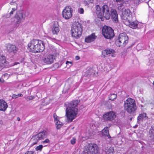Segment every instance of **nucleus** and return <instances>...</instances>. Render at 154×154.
Segmentation results:
<instances>
[{
    "mask_svg": "<svg viewBox=\"0 0 154 154\" xmlns=\"http://www.w3.org/2000/svg\"><path fill=\"white\" fill-rule=\"evenodd\" d=\"M10 4L11 5H14L16 8L17 7V4L16 3L15 1L14 2L13 1H12Z\"/></svg>",
    "mask_w": 154,
    "mask_h": 154,
    "instance_id": "37998d69",
    "label": "nucleus"
},
{
    "mask_svg": "<svg viewBox=\"0 0 154 154\" xmlns=\"http://www.w3.org/2000/svg\"><path fill=\"white\" fill-rule=\"evenodd\" d=\"M141 106H142V107H143V106H142V105H141Z\"/></svg>",
    "mask_w": 154,
    "mask_h": 154,
    "instance_id": "338daca9",
    "label": "nucleus"
},
{
    "mask_svg": "<svg viewBox=\"0 0 154 154\" xmlns=\"http://www.w3.org/2000/svg\"><path fill=\"white\" fill-rule=\"evenodd\" d=\"M56 124V126L58 124H60L61 122H60L59 120L56 121V122H55Z\"/></svg>",
    "mask_w": 154,
    "mask_h": 154,
    "instance_id": "09e8293b",
    "label": "nucleus"
},
{
    "mask_svg": "<svg viewBox=\"0 0 154 154\" xmlns=\"http://www.w3.org/2000/svg\"><path fill=\"white\" fill-rule=\"evenodd\" d=\"M51 39L54 40H56V39L55 38H51Z\"/></svg>",
    "mask_w": 154,
    "mask_h": 154,
    "instance_id": "e2e57ef3",
    "label": "nucleus"
},
{
    "mask_svg": "<svg viewBox=\"0 0 154 154\" xmlns=\"http://www.w3.org/2000/svg\"><path fill=\"white\" fill-rule=\"evenodd\" d=\"M72 37L75 38V39H78L81 36L82 33L79 31L77 29H75L73 27H72L70 31Z\"/></svg>",
    "mask_w": 154,
    "mask_h": 154,
    "instance_id": "dca6fc26",
    "label": "nucleus"
},
{
    "mask_svg": "<svg viewBox=\"0 0 154 154\" xmlns=\"http://www.w3.org/2000/svg\"><path fill=\"white\" fill-rule=\"evenodd\" d=\"M8 107L7 103L4 100L0 99V111L5 112Z\"/></svg>",
    "mask_w": 154,
    "mask_h": 154,
    "instance_id": "393cba45",
    "label": "nucleus"
},
{
    "mask_svg": "<svg viewBox=\"0 0 154 154\" xmlns=\"http://www.w3.org/2000/svg\"><path fill=\"white\" fill-rule=\"evenodd\" d=\"M91 74V72H90L89 70H87L86 72V74L87 75V76L90 75Z\"/></svg>",
    "mask_w": 154,
    "mask_h": 154,
    "instance_id": "a18cd8bd",
    "label": "nucleus"
},
{
    "mask_svg": "<svg viewBox=\"0 0 154 154\" xmlns=\"http://www.w3.org/2000/svg\"><path fill=\"white\" fill-rule=\"evenodd\" d=\"M141 106H142V107H143V106H142V105H141Z\"/></svg>",
    "mask_w": 154,
    "mask_h": 154,
    "instance_id": "774afa93",
    "label": "nucleus"
},
{
    "mask_svg": "<svg viewBox=\"0 0 154 154\" xmlns=\"http://www.w3.org/2000/svg\"><path fill=\"white\" fill-rule=\"evenodd\" d=\"M141 106H142V107H143V106H142V105H141Z\"/></svg>",
    "mask_w": 154,
    "mask_h": 154,
    "instance_id": "69168bd1",
    "label": "nucleus"
},
{
    "mask_svg": "<svg viewBox=\"0 0 154 154\" xmlns=\"http://www.w3.org/2000/svg\"><path fill=\"white\" fill-rule=\"evenodd\" d=\"M118 38L125 46L128 42V38L125 32L120 34Z\"/></svg>",
    "mask_w": 154,
    "mask_h": 154,
    "instance_id": "a211bd4d",
    "label": "nucleus"
},
{
    "mask_svg": "<svg viewBox=\"0 0 154 154\" xmlns=\"http://www.w3.org/2000/svg\"><path fill=\"white\" fill-rule=\"evenodd\" d=\"M115 43L117 46L121 48L124 47L125 46L124 44L122 43V42L121 40L118 38V39L116 40Z\"/></svg>",
    "mask_w": 154,
    "mask_h": 154,
    "instance_id": "bb28decb",
    "label": "nucleus"
},
{
    "mask_svg": "<svg viewBox=\"0 0 154 154\" xmlns=\"http://www.w3.org/2000/svg\"><path fill=\"white\" fill-rule=\"evenodd\" d=\"M134 3L137 5H138L142 1V0H133Z\"/></svg>",
    "mask_w": 154,
    "mask_h": 154,
    "instance_id": "c03bdc74",
    "label": "nucleus"
},
{
    "mask_svg": "<svg viewBox=\"0 0 154 154\" xmlns=\"http://www.w3.org/2000/svg\"><path fill=\"white\" fill-rule=\"evenodd\" d=\"M17 8H16H16H12V11L14 12L15 11L17 10Z\"/></svg>",
    "mask_w": 154,
    "mask_h": 154,
    "instance_id": "5fc2aeb1",
    "label": "nucleus"
},
{
    "mask_svg": "<svg viewBox=\"0 0 154 154\" xmlns=\"http://www.w3.org/2000/svg\"><path fill=\"white\" fill-rule=\"evenodd\" d=\"M28 48L29 51L33 53H38V40L33 39L31 41L28 45Z\"/></svg>",
    "mask_w": 154,
    "mask_h": 154,
    "instance_id": "9b49d317",
    "label": "nucleus"
},
{
    "mask_svg": "<svg viewBox=\"0 0 154 154\" xmlns=\"http://www.w3.org/2000/svg\"><path fill=\"white\" fill-rule=\"evenodd\" d=\"M53 117L54 119V122H56V121L58 120L57 118H58V117L57 115L55 113H54L53 114Z\"/></svg>",
    "mask_w": 154,
    "mask_h": 154,
    "instance_id": "79ce46f5",
    "label": "nucleus"
},
{
    "mask_svg": "<svg viewBox=\"0 0 154 154\" xmlns=\"http://www.w3.org/2000/svg\"><path fill=\"white\" fill-rule=\"evenodd\" d=\"M116 117V113L112 111H110L104 113L102 117L103 122H106L112 121Z\"/></svg>",
    "mask_w": 154,
    "mask_h": 154,
    "instance_id": "1a4fd4ad",
    "label": "nucleus"
},
{
    "mask_svg": "<svg viewBox=\"0 0 154 154\" xmlns=\"http://www.w3.org/2000/svg\"><path fill=\"white\" fill-rule=\"evenodd\" d=\"M60 31L58 22L54 21L52 26V32L53 34L57 35Z\"/></svg>",
    "mask_w": 154,
    "mask_h": 154,
    "instance_id": "412c9836",
    "label": "nucleus"
},
{
    "mask_svg": "<svg viewBox=\"0 0 154 154\" xmlns=\"http://www.w3.org/2000/svg\"><path fill=\"white\" fill-rule=\"evenodd\" d=\"M128 21L124 22V23L126 25L128 26L130 28L134 29H138L141 28L140 24L137 20H135L132 17Z\"/></svg>",
    "mask_w": 154,
    "mask_h": 154,
    "instance_id": "6e6552de",
    "label": "nucleus"
},
{
    "mask_svg": "<svg viewBox=\"0 0 154 154\" xmlns=\"http://www.w3.org/2000/svg\"><path fill=\"white\" fill-rule=\"evenodd\" d=\"M109 55L110 54H113L115 53V51L111 48H107Z\"/></svg>",
    "mask_w": 154,
    "mask_h": 154,
    "instance_id": "473e14b6",
    "label": "nucleus"
},
{
    "mask_svg": "<svg viewBox=\"0 0 154 154\" xmlns=\"http://www.w3.org/2000/svg\"><path fill=\"white\" fill-rule=\"evenodd\" d=\"M132 17L131 12L129 9H122L121 18L122 20H125L123 21L124 23L126 21L131 20L130 19Z\"/></svg>",
    "mask_w": 154,
    "mask_h": 154,
    "instance_id": "9d476101",
    "label": "nucleus"
},
{
    "mask_svg": "<svg viewBox=\"0 0 154 154\" xmlns=\"http://www.w3.org/2000/svg\"><path fill=\"white\" fill-rule=\"evenodd\" d=\"M84 2L85 5H88L90 3H93L94 0H84Z\"/></svg>",
    "mask_w": 154,
    "mask_h": 154,
    "instance_id": "7c9ffc66",
    "label": "nucleus"
},
{
    "mask_svg": "<svg viewBox=\"0 0 154 154\" xmlns=\"http://www.w3.org/2000/svg\"><path fill=\"white\" fill-rule=\"evenodd\" d=\"M102 33L104 38L107 39H112L114 36V30L111 27L104 26L102 29Z\"/></svg>",
    "mask_w": 154,
    "mask_h": 154,
    "instance_id": "20e7f679",
    "label": "nucleus"
},
{
    "mask_svg": "<svg viewBox=\"0 0 154 154\" xmlns=\"http://www.w3.org/2000/svg\"><path fill=\"white\" fill-rule=\"evenodd\" d=\"M73 10L70 6H66L62 12V15L63 18L66 20H69L72 16Z\"/></svg>",
    "mask_w": 154,
    "mask_h": 154,
    "instance_id": "0eeeda50",
    "label": "nucleus"
},
{
    "mask_svg": "<svg viewBox=\"0 0 154 154\" xmlns=\"http://www.w3.org/2000/svg\"><path fill=\"white\" fill-rule=\"evenodd\" d=\"M19 63H19V62H15L14 63L12 64V66H14V65H17V64H19Z\"/></svg>",
    "mask_w": 154,
    "mask_h": 154,
    "instance_id": "3c124183",
    "label": "nucleus"
},
{
    "mask_svg": "<svg viewBox=\"0 0 154 154\" xmlns=\"http://www.w3.org/2000/svg\"><path fill=\"white\" fill-rule=\"evenodd\" d=\"M26 17V14L23 10H20L17 11L14 16V21L16 26H18L19 24L24 20Z\"/></svg>",
    "mask_w": 154,
    "mask_h": 154,
    "instance_id": "39448f33",
    "label": "nucleus"
},
{
    "mask_svg": "<svg viewBox=\"0 0 154 154\" xmlns=\"http://www.w3.org/2000/svg\"><path fill=\"white\" fill-rule=\"evenodd\" d=\"M110 16L113 21L115 23H117L118 22V14L116 11L114 9H111L110 11Z\"/></svg>",
    "mask_w": 154,
    "mask_h": 154,
    "instance_id": "f3484780",
    "label": "nucleus"
},
{
    "mask_svg": "<svg viewBox=\"0 0 154 154\" xmlns=\"http://www.w3.org/2000/svg\"><path fill=\"white\" fill-rule=\"evenodd\" d=\"M103 14V16L105 17L106 20L109 19L110 11L108 6L106 5H103L101 7V14Z\"/></svg>",
    "mask_w": 154,
    "mask_h": 154,
    "instance_id": "ddd939ff",
    "label": "nucleus"
},
{
    "mask_svg": "<svg viewBox=\"0 0 154 154\" xmlns=\"http://www.w3.org/2000/svg\"><path fill=\"white\" fill-rule=\"evenodd\" d=\"M34 98V97L33 96L27 97L26 99V100L28 101L31 100H32Z\"/></svg>",
    "mask_w": 154,
    "mask_h": 154,
    "instance_id": "e433bc0d",
    "label": "nucleus"
},
{
    "mask_svg": "<svg viewBox=\"0 0 154 154\" xmlns=\"http://www.w3.org/2000/svg\"><path fill=\"white\" fill-rule=\"evenodd\" d=\"M4 82V79H2V78H0V82H1L2 83H3Z\"/></svg>",
    "mask_w": 154,
    "mask_h": 154,
    "instance_id": "603ef678",
    "label": "nucleus"
},
{
    "mask_svg": "<svg viewBox=\"0 0 154 154\" xmlns=\"http://www.w3.org/2000/svg\"><path fill=\"white\" fill-rule=\"evenodd\" d=\"M8 62L6 61L5 56H1L0 57V66L4 68L5 66L8 64Z\"/></svg>",
    "mask_w": 154,
    "mask_h": 154,
    "instance_id": "a878e982",
    "label": "nucleus"
},
{
    "mask_svg": "<svg viewBox=\"0 0 154 154\" xmlns=\"http://www.w3.org/2000/svg\"><path fill=\"white\" fill-rule=\"evenodd\" d=\"M72 27L74 28L75 29H77L79 31L81 32V33L83 31V26L79 22H75L72 25Z\"/></svg>",
    "mask_w": 154,
    "mask_h": 154,
    "instance_id": "4be33fe9",
    "label": "nucleus"
},
{
    "mask_svg": "<svg viewBox=\"0 0 154 154\" xmlns=\"http://www.w3.org/2000/svg\"><path fill=\"white\" fill-rule=\"evenodd\" d=\"M149 137L148 139V142L149 145L154 144V126H151L149 131Z\"/></svg>",
    "mask_w": 154,
    "mask_h": 154,
    "instance_id": "4468645a",
    "label": "nucleus"
},
{
    "mask_svg": "<svg viewBox=\"0 0 154 154\" xmlns=\"http://www.w3.org/2000/svg\"><path fill=\"white\" fill-rule=\"evenodd\" d=\"M62 63H61V62L60 63H56L53 65V67L55 69H57L59 67H60L62 65Z\"/></svg>",
    "mask_w": 154,
    "mask_h": 154,
    "instance_id": "2f4dec72",
    "label": "nucleus"
},
{
    "mask_svg": "<svg viewBox=\"0 0 154 154\" xmlns=\"http://www.w3.org/2000/svg\"><path fill=\"white\" fill-rule=\"evenodd\" d=\"M47 134V132L44 130L42 131L39 132L37 134L33 135L32 138H33V141L34 142L31 144V146H32L34 145L37 144L39 140L43 139L46 138Z\"/></svg>",
    "mask_w": 154,
    "mask_h": 154,
    "instance_id": "423d86ee",
    "label": "nucleus"
},
{
    "mask_svg": "<svg viewBox=\"0 0 154 154\" xmlns=\"http://www.w3.org/2000/svg\"><path fill=\"white\" fill-rule=\"evenodd\" d=\"M18 96H17V95L14 94L12 95V97L13 99H16L17 98Z\"/></svg>",
    "mask_w": 154,
    "mask_h": 154,
    "instance_id": "8fccbe9b",
    "label": "nucleus"
},
{
    "mask_svg": "<svg viewBox=\"0 0 154 154\" xmlns=\"http://www.w3.org/2000/svg\"><path fill=\"white\" fill-rule=\"evenodd\" d=\"M84 108V106L83 105H82L81 106H80L79 107V109H82L83 108Z\"/></svg>",
    "mask_w": 154,
    "mask_h": 154,
    "instance_id": "13d9d810",
    "label": "nucleus"
},
{
    "mask_svg": "<svg viewBox=\"0 0 154 154\" xmlns=\"http://www.w3.org/2000/svg\"><path fill=\"white\" fill-rule=\"evenodd\" d=\"M24 59H25L24 58H22V59L21 60V61H20V62L21 63H24Z\"/></svg>",
    "mask_w": 154,
    "mask_h": 154,
    "instance_id": "864d4df0",
    "label": "nucleus"
},
{
    "mask_svg": "<svg viewBox=\"0 0 154 154\" xmlns=\"http://www.w3.org/2000/svg\"><path fill=\"white\" fill-rule=\"evenodd\" d=\"M14 11H11L10 12V13H9V15H8V16H7L8 17H10V16H11L13 14H14Z\"/></svg>",
    "mask_w": 154,
    "mask_h": 154,
    "instance_id": "49530a36",
    "label": "nucleus"
},
{
    "mask_svg": "<svg viewBox=\"0 0 154 154\" xmlns=\"http://www.w3.org/2000/svg\"><path fill=\"white\" fill-rule=\"evenodd\" d=\"M109 56V55L108 54L107 49L102 51L101 56V57L104 58L105 57H108Z\"/></svg>",
    "mask_w": 154,
    "mask_h": 154,
    "instance_id": "cd10ccee",
    "label": "nucleus"
},
{
    "mask_svg": "<svg viewBox=\"0 0 154 154\" xmlns=\"http://www.w3.org/2000/svg\"><path fill=\"white\" fill-rule=\"evenodd\" d=\"M80 102L79 100H73L66 106V116L68 122H71L77 117L78 112L77 107Z\"/></svg>",
    "mask_w": 154,
    "mask_h": 154,
    "instance_id": "f257e3e1",
    "label": "nucleus"
},
{
    "mask_svg": "<svg viewBox=\"0 0 154 154\" xmlns=\"http://www.w3.org/2000/svg\"><path fill=\"white\" fill-rule=\"evenodd\" d=\"M17 96L18 97H22L23 95L21 94H19L17 95Z\"/></svg>",
    "mask_w": 154,
    "mask_h": 154,
    "instance_id": "4d7b16f0",
    "label": "nucleus"
},
{
    "mask_svg": "<svg viewBox=\"0 0 154 154\" xmlns=\"http://www.w3.org/2000/svg\"><path fill=\"white\" fill-rule=\"evenodd\" d=\"M38 52H42L45 49V44L44 42L41 40H38Z\"/></svg>",
    "mask_w": 154,
    "mask_h": 154,
    "instance_id": "5701e85b",
    "label": "nucleus"
},
{
    "mask_svg": "<svg viewBox=\"0 0 154 154\" xmlns=\"http://www.w3.org/2000/svg\"><path fill=\"white\" fill-rule=\"evenodd\" d=\"M78 12L80 14H83L84 12V9L82 8H79L78 9Z\"/></svg>",
    "mask_w": 154,
    "mask_h": 154,
    "instance_id": "4c0bfd02",
    "label": "nucleus"
},
{
    "mask_svg": "<svg viewBox=\"0 0 154 154\" xmlns=\"http://www.w3.org/2000/svg\"><path fill=\"white\" fill-rule=\"evenodd\" d=\"M97 36H96L94 33H92L85 38V41L87 43H90L95 40Z\"/></svg>",
    "mask_w": 154,
    "mask_h": 154,
    "instance_id": "b1692460",
    "label": "nucleus"
},
{
    "mask_svg": "<svg viewBox=\"0 0 154 154\" xmlns=\"http://www.w3.org/2000/svg\"><path fill=\"white\" fill-rule=\"evenodd\" d=\"M147 119H148V117L146 113L143 112L139 114L137 117V123L139 124L141 122L145 121Z\"/></svg>",
    "mask_w": 154,
    "mask_h": 154,
    "instance_id": "aec40b11",
    "label": "nucleus"
},
{
    "mask_svg": "<svg viewBox=\"0 0 154 154\" xmlns=\"http://www.w3.org/2000/svg\"><path fill=\"white\" fill-rule=\"evenodd\" d=\"M99 151V148L97 144L90 143L84 149L83 154H98Z\"/></svg>",
    "mask_w": 154,
    "mask_h": 154,
    "instance_id": "7ed1b4c3",
    "label": "nucleus"
},
{
    "mask_svg": "<svg viewBox=\"0 0 154 154\" xmlns=\"http://www.w3.org/2000/svg\"><path fill=\"white\" fill-rule=\"evenodd\" d=\"M137 126H138V125H136L135 126H134V128H136L137 127Z\"/></svg>",
    "mask_w": 154,
    "mask_h": 154,
    "instance_id": "052dcab7",
    "label": "nucleus"
},
{
    "mask_svg": "<svg viewBox=\"0 0 154 154\" xmlns=\"http://www.w3.org/2000/svg\"><path fill=\"white\" fill-rule=\"evenodd\" d=\"M124 109L128 113L133 114L137 109L135 101L132 98H129L124 101Z\"/></svg>",
    "mask_w": 154,
    "mask_h": 154,
    "instance_id": "f03ea898",
    "label": "nucleus"
},
{
    "mask_svg": "<svg viewBox=\"0 0 154 154\" xmlns=\"http://www.w3.org/2000/svg\"><path fill=\"white\" fill-rule=\"evenodd\" d=\"M35 151H28L26 152L25 154H35Z\"/></svg>",
    "mask_w": 154,
    "mask_h": 154,
    "instance_id": "ea45409f",
    "label": "nucleus"
},
{
    "mask_svg": "<svg viewBox=\"0 0 154 154\" xmlns=\"http://www.w3.org/2000/svg\"><path fill=\"white\" fill-rule=\"evenodd\" d=\"M2 121H0V128L2 125Z\"/></svg>",
    "mask_w": 154,
    "mask_h": 154,
    "instance_id": "680f3d73",
    "label": "nucleus"
},
{
    "mask_svg": "<svg viewBox=\"0 0 154 154\" xmlns=\"http://www.w3.org/2000/svg\"><path fill=\"white\" fill-rule=\"evenodd\" d=\"M17 120L18 121H20V118L19 117H18L17 118Z\"/></svg>",
    "mask_w": 154,
    "mask_h": 154,
    "instance_id": "bf43d9fd",
    "label": "nucleus"
},
{
    "mask_svg": "<svg viewBox=\"0 0 154 154\" xmlns=\"http://www.w3.org/2000/svg\"><path fill=\"white\" fill-rule=\"evenodd\" d=\"M117 95L116 94H110L109 95V99L111 100H113L117 97Z\"/></svg>",
    "mask_w": 154,
    "mask_h": 154,
    "instance_id": "c85d7f7f",
    "label": "nucleus"
},
{
    "mask_svg": "<svg viewBox=\"0 0 154 154\" xmlns=\"http://www.w3.org/2000/svg\"><path fill=\"white\" fill-rule=\"evenodd\" d=\"M95 8L96 10L97 11L99 12V13L101 14V8L100 6L97 5L96 6Z\"/></svg>",
    "mask_w": 154,
    "mask_h": 154,
    "instance_id": "c9c22d12",
    "label": "nucleus"
},
{
    "mask_svg": "<svg viewBox=\"0 0 154 154\" xmlns=\"http://www.w3.org/2000/svg\"><path fill=\"white\" fill-rule=\"evenodd\" d=\"M63 125V124L62 122H61L60 124H58L56 126V128L57 129H59Z\"/></svg>",
    "mask_w": 154,
    "mask_h": 154,
    "instance_id": "a19ab883",
    "label": "nucleus"
},
{
    "mask_svg": "<svg viewBox=\"0 0 154 154\" xmlns=\"http://www.w3.org/2000/svg\"><path fill=\"white\" fill-rule=\"evenodd\" d=\"M5 47L6 50L8 53L13 55H15L17 54L18 48L15 45L8 43L5 45Z\"/></svg>",
    "mask_w": 154,
    "mask_h": 154,
    "instance_id": "f8f14e48",
    "label": "nucleus"
},
{
    "mask_svg": "<svg viewBox=\"0 0 154 154\" xmlns=\"http://www.w3.org/2000/svg\"><path fill=\"white\" fill-rule=\"evenodd\" d=\"M76 138L73 137L72 139L70 140V143L72 145L74 144L76 142Z\"/></svg>",
    "mask_w": 154,
    "mask_h": 154,
    "instance_id": "58836bf2",
    "label": "nucleus"
},
{
    "mask_svg": "<svg viewBox=\"0 0 154 154\" xmlns=\"http://www.w3.org/2000/svg\"><path fill=\"white\" fill-rule=\"evenodd\" d=\"M43 146L42 145H40L37 146L35 148V150L36 151H41L43 148Z\"/></svg>",
    "mask_w": 154,
    "mask_h": 154,
    "instance_id": "f704fd0d",
    "label": "nucleus"
},
{
    "mask_svg": "<svg viewBox=\"0 0 154 154\" xmlns=\"http://www.w3.org/2000/svg\"><path fill=\"white\" fill-rule=\"evenodd\" d=\"M66 67H67V68H69L72 65L73 62H72L67 61L66 62Z\"/></svg>",
    "mask_w": 154,
    "mask_h": 154,
    "instance_id": "72a5a7b5",
    "label": "nucleus"
},
{
    "mask_svg": "<svg viewBox=\"0 0 154 154\" xmlns=\"http://www.w3.org/2000/svg\"><path fill=\"white\" fill-rule=\"evenodd\" d=\"M55 57L53 55L49 54L42 58V61L46 64H50L53 63Z\"/></svg>",
    "mask_w": 154,
    "mask_h": 154,
    "instance_id": "2eb2a0df",
    "label": "nucleus"
},
{
    "mask_svg": "<svg viewBox=\"0 0 154 154\" xmlns=\"http://www.w3.org/2000/svg\"><path fill=\"white\" fill-rule=\"evenodd\" d=\"M109 128L108 127H105L101 131L102 136L104 137H107L109 138L110 140H112V137H111L109 133Z\"/></svg>",
    "mask_w": 154,
    "mask_h": 154,
    "instance_id": "6ab92c4d",
    "label": "nucleus"
},
{
    "mask_svg": "<svg viewBox=\"0 0 154 154\" xmlns=\"http://www.w3.org/2000/svg\"><path fill=\"white\" fill-rule=\"evenodd\" d=\"M130 120L131 121L132 120V118L130 119Z\"/></svg>",
    "mask_w": 154,
    "mask_h": 154,
    "instance_id": "0e129e2a",
    "label": "nucleus"
},
{
    "mask_svg": "<svg viewBox=\"0 0 154 154\" xmlns=\"http://www.w3.org/2000/svg\"><path fill=\"white\" fill-rule=\"evenodd\" d=\"M50 142V140L48 139H46L44 141H43L42 142L43 143H48Z\"/></svg>",
    "mask_w": 154,
    "mask_h": 154,
    "instance_id": "de8ad7c7",
    "label": "nucleus"
},
{
    "mask_svg": "<svg viewBox=\"0 0 154 154\" xmlns=\"http://www.w3.org/2000/svg\"><path fill=\"white\" fill-rule=\"evenodd\" d=\"M114 152V148L112 147H110L106 152V153L108 154H113Z\"/></svg>",
    "mask_w": 154,
    "mask_h": 154,
    "instance_id": "c756f323",
    "label": "nucleus"
},
{
    "mask_svg": "<svg viewBox=\"0 0 154 154\" xmlns=\"http://www.w3.org/2000/svg\"><path fill=\"white\" fill-rule=\"evenodd\" d=\"M80 57L79 56H76L75 57V59L76 60H79L80 59Z\"/></svg>",
    "mask_w": 154,
    "mask_h": 154,
    "instance_id": "6e6d98bb",
    "label": "nucleus"
}]
</instances>
